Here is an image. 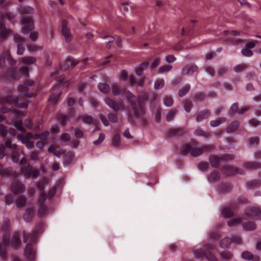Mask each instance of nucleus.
<instances>
[{
	"mask_svg": "<svg viewBox=\"0 0 261 261\" xmlns=\"http://www.w3.org/2000/svg\"><path fill=\"white\" fill-rule=\"evenodd\" d=\"M242 257L245 259L251 260L253 258V255L250 252L244 251L242 253Z\"/></svg>",
	"mask_w": 261,
	"mask_h": 261,
	"instance_id": "nucleus-63",
	"label": "nucleus"
},
{
	"mask_svg": "<svg viewBox=\"0 0 261 261\" xmlns=\"http://www.w3.org/2000/svg\"><path fill=\"white\" fill-rule=\"evenodd\" d=\"M219 191L222 193H226L231 189V186L230 184H223L219 186Z\"/></svg>",
	"mask_w": 261,
	"mask_h": 261,
	"instance_id": "nucleus-51",
	"label": "nucleus"
},
{
	"mask_svg": "<svg viewBox=\"0 0 261 261\" xmlns=\"http://www.w3.org/2000/svg\"><path fill=\"white\" fill-rule=\"evenodd\" d=\"M56 193V187H53L47 192V194H45V197L46 199H50Z\"/></svg>",
	"mask_w": 261,
	"mask_h": 261,
	"instance_id": "nucleus-58",
	"label": "nucleus"
},
{
	"mask_svg": "<svg viewBox=\"0 0 261 261\" xmlns=\"http://www.w3.org/2000/svg\"><path fill=\"white\" fill-rule=\"evenodd\" d=\"M201 147L202 149L203 153L204 152H211L215 148V145H213V144H211V145L204 144V145H202V146H201Z\"/></svg>",
	"mask_w": 261,
	"mask_h": 261,
	"instance_id": "nucleus-56",
	"label": "nucleus"
},
{
	"mask_svg": "<svg viewBox=\"0 0 261 261\" xmlns=\"http://www.w3.org/2000/svg\"><path fill=\"white\" fill-rule=\"evenodd\" d=\"M32 166L30 165L24 166L22 168V171L24 173V175L25 177H29L32 173Z\"/></svg>",
	"mask_w": 261,
	"mask_h": 261,
	"instance_id": "nucleus-38",
	"label": "nucleus"
},
{
	"mask_svg": "<svg viewBox=\"0 0 261 261\" xmlns=\"http://www.w3.org/2000/svg\"><path fill=\"white\" fill-rule=\"evenodd\" d=\"M261 185V181L258 180H252L246 183V186L249 188H255Z\"/></svg>",
	"mask_w": 261,
	"mask_h": 261,
	"instance_id": "nucleus-40",
	"label": "nucleus"
},
{
	"mask_svg": "<svg viewBox=\"0 0 261 261\" xmlns=\"http://www.w3.org/2000/svg\"><path fill=\"white\" fill-rule=\"evenodd\" d=\"M192 146L190 144L187 143L183 145L180 149V153L186 155L190 152L191 154Z\"/></svg>",
	"mask_w": 261,
	"mask_h": 261,
	"instance_id": "nucleus-31",
	"label": "nucleus"
},
{
	"mask_svg": "<svg viewBox=\"0 0 261 261\" xmlns=\"http://www.w3.org/2000/svg\"><path fill=\"white\" fill-rule=\"evenodd\" d=\"M232 240L230 238H224L220 242V245L222 248H227L229 247Z\"/></svg>",
	"mask_w": 261,
	"mask_h": 261,
	"instance_id": "nucleus-37",
	"label": "nucleus"
},
{
	"mask_svg": "<svg viewBox=\"0 0 261 261\" xmlns=\"http://www.w3.org/2000/svg\"><path fill=\"white\" fill-rule=\"evenodd\" d=\"M24 255L30 260H33L35 258V251L33 249V246L32 243L27 244L24 249Z\"/></svg>",
	"mask_w": 261,
	"mask_h": 261,
	"instance_id": "nucleus-12",
	"label": "nucleus"
},
{
	"mask_svg": "<svg viewBox=\"0 0 261 261\" xmlns=\"http://www.w3.org/2000/svg\"><path fill=\"white\" fill-rule=\"evenodd\" d=\"M120 143V136L118 134H115L112 138V145L115 147H118Z\"/></svg>",
	"mask_w": 261,
	"mask_h": 261,
	"instance_id": "nucleus-39",
	"label": "nucleus"
},
{
	"mask_svg": "<svg viewBox=\"0 0 261 261\" xmlns=\"http://www.w3.org/2000/svg\"><path fill=\"white\" fill-rule=\"evenodd\" d=\"M2 30L0 31V43L3 42V40L6 39L9 33L11 32V30L7 29L5 26L1 28Z\"/></svg>",
	"mask_w": 261,
	"mask_h": 261,
	"instance_id": "nucleus-28",
	"label": "nucleus"
},
{
	"mask_svg": "<svg viewBox=\"0 0 261 261\" xmlns=\"http://www.w3.org/2000/svg\"><path fill=\"white\" fill-rule=\"evenodd\" d=\"M226 119L224 117H218L216 119L212 120L210 122L211 126L213 127H216L220 125L221 123H224Z\"/></svg>",
	"mask_w": 261,
	"mask_h": 261,
	"instance_id": "nucleus-27",
	"label": "nucleus"
},
{
	"mask_svg": "<svg viewBox=\"0 0 261 261\" xmlns=\"http://www.w3.org/2000/svg\"><path fill=\"white\" fill-rule=\"evenodd\" d=\"M172 65H164L160 67L159 68L158 73L163 74L165 72L170 71L172 68Z\"/></svg>",
	"mask_w": 261,
	"mask_h": 261,
	"instance_id": "nucleus-41",
	"label": "nucleus"
},
{
	"mask_svg": "<svg viewBox=\"0 0 261 261\" xmlns=\"http://www.w3.org/2000/svg\"><path fill=\"white\" fill-rule=\"evenodd\" d=\"M243 166L250 170H255L261 168V163L246 162L243 164Z\"/></svg>",
	"mask_w": 261,
	"mask_h": 261,
	"instance_id": "nucleus-19",
	"label": "nucleus"
},
{
	"mask_svg": "<svg viewBox=\"0 0 261 261\" xmlns=\"http://www.w3.org/2000/svg\"><path fill=\"white\" fill-rule=\"evenodd\" d=\"M238 169L236 168H234L233 167H226L223 168V171L224 173L227 175H230L234 174V173H238L240 174H243L244 173L243 172H238Z\"/></svg>",
	"mask_w": 261,
	"mask_h": 261,
	"instance_id": "nucleus-26",
	"label": "nucleus"
},
{
	"mask_svg": "<svg viewBox=\"0 0 261 261\" xmlns=\"http://www.w3.org/2000/svg\"><path fill=\"white\" fill-rule=\"evenodd\" d=\"M62 34L64 37L66 42H70L72 40V35L70 29L67 27V21L63 20L62 22Z\"/></svg>",
	"mask_w": 261,
	"mask_h": 261,
	"instance_id": "nucleus-6",
	"label": "nucleus"
},
{
	"mask_svg": "<svg viewBox=\"0 0 261 261\" xmlns=\"http://www.w3.org/2000/svg\"><path fill=\"white\" fill-rule=\"evenodd\" d=\"M23 14H31L34 12V9L30 6H25L21 9Z\"/></svg>",
	"mask_w": 261,
	"mask_h": 261,
	"instance_id": "nucleus-62",
	"label": "nucleus"
},
{
	"mask_svg": "<svg viewBox=\"0 0 261 261\" xmlns=\"http://www.w3.org/2000/svg\"><path fill=\"white\" fill-rule=\"evenodd\" d=\"M220 178L219 173L214 171L207 175V179L210 182H214L218 180Z\"/></svg>",
	"mask_w": 261,
	"mask_h": 261,
	"instance_id": "nucleus-35",
	"label": "nucleus"
},
{
	"mask_svg": "<svg viewBox=\"0 0 261 261\" xmlns=\"http://www.w3.org/2000/svg\"><path fill=\"white\" fill-rule=\"evenodd\" d=\"M247 66L246 64L242 63L235 66L233 68V70L235 72L239 73L247 68Z\"/></svg>",
	"mask_w": 261,
	"mask_h": 261,
	"instance_id": "nucleus-57",
	"label": "nucleus"
},
{
	"mask_svg": "<svg viewBox=\"0 0 261 261\" xmlns=\"http://www.w3.org/2000/svg\"><path fill=\"white\" fill-rule=\"evenodd\" d=\"M105 102L114 111H118L120 109H124V105L122 101H121L120 105L118 102L114 101L113 99L110 97H106L105 99Z\"/></svg>",
	"mask_w": 261,
	"mask_h": 261,
	"instance_id": "nucleus-8",
	"label": "nucleus"
},
{
	"mask_svg": "<svg viewBox=\"0 0 261 261\" xmlns=\"http://www.w3.org/2000/svg\"><path fill=\"white\" fill-rule=\"evenodd\" d=\"M240 123L238 120H235L232 122L227 126L226 131L228 133H232L237 130L240 126Z\"/></svg>",
	"mask_w": 261,
	"mask_h": 261,
	"instance_id": "nucleus-23",
	"label": "nucleus"
},
{
	"mask_svg": "<svg viewBox=\"0 0 261 261\" xmlns=\"http://www.w3.org/2000/svg\"><path fill=\"white\" fill-rule=\"evenodd\" d=\"M244 213L246 216L261 219V209L258 207L248 206L245 210Z\"/></svg>",
	"mask_w": 261,
	"mask_h": 261,
	"instance_id": "nucleus-4",
	"label": "nucleus"
},
{
	"mask_svg": "<svg viewBox=\"0 0 261 261\" xmlns=\"http://www.w3.org/2000/svg\"><path fill=\"white\" fill-rule=\"evenodd\" d=\"M21 23L23 25L22 33L27 34L34 29V25L33 20L30 17H24L21 20Z\"/></svg>",
	"mask_w": 261,
	"mask_h": 261,
	"instance_id": "nucleus-2",
	"label": "nucleus"
},
{
	"mask_svg": "<svg viewBox=\"0 0 261 261\" xmlns=\"http://www.w3.org/2000/svg\"><path fill=\"white\" fill-rule=\"evenodd\" d=\"M161 59L159 57L154 58L151 63L150 68L153 70L157 67L160 64Z\"/></svg>",
	"mask_w": 261,
	"mask_h": 261,
	"instance_id": "nucleus-59",
	"label": "nucleus"
},
{
	"mask_svg": "<svg viewBox=\"0 0 261 261\" xmlns=\"http://www.w3.org/2000/svg\"><path fill=\"white\" fill-rule=\"evenodd\" d=\"M203 153L201 147L192 148L191 150V155L194 157H197Z\"/></svg>",
	"mask_w": 261,
	"mask_h": 261,
	"instance_id": "nucleus-54",
	"label": "nucleus"
},
{
	"mask_svg": "<svg viewBox=\"0 0 261 261\" xmlns=\"http://www.w3.org/2000/svg\"><path fill=\"white\" fill-rule=\"evenodd\" d=\"M21 245V241L18 236V233H15L12 238L11 246L15 249H18Z\"/></svg>",
	"mask_w": 261,
	"mask_h": 261,
	"instance_id": "nucleus-17",
	"label": "nucleus"
},
{
	"mask_svg": "<svg viewBox=\"0 0 261 261\" xmlns=\"http://www.w3.org/2000/svg\"><path fill=\"white\" fill-rule=\"evenodd\" d=\"M177 113V110L175 108L172 109L166 114V119L167 121H171Z\"/></svg>",
	"mask_w": 261,
	"mask_h": 261,
	"instance_id": "nucleus-50",
	"label": "nucleus"
},
{
	"mask_svg": "<svg viewBox=\"0 0 261 261\" xmlns=\"http://www.w3.org/2000/svg\"><path fill=\"white\" fill-rule=\"evenodd\" d=\"M194 134L196 136L204 137H205V138H208L211 136V135H210V134L209 133L204 131L203 130H202L200 128H198L197 129H196L194 131Z\"/></svg>",
	"mask_w": 261,
	"mask_h": 261,
	"instance_id": "nucleus-32",
	"label": "nucleus"
},
{
	"mask_svg": "<svg viewBox=\"0 0 261 261\" xmlns=\"http://www.w3.org/2000/svg\"><path fill=\"white\" fill-rule=\"evenodd\" d=\"M239 107L238 103H233L228 110V114L230 117H233L238 113H239Z\"/></svg>",
	"mask_w": 261,
	"mask_h": 261,
	"instance_id": "nucleus-24",
	"label": "nucleus"
},
{
	"mask_svg": "<svg viewBox=\"0 0 261 261\" xmlns=\"http://www.w3.org/2000/svg\"><path fill=\"white\" fill-rule=\"evenodd\" d=\"M2 103H9L10 105H14L15 106L20 108H25L28 107V103L27 102H19L18 98L17 96L13 95H8L4 97L2 99Z\"/></svg>",
	"mask_w": 261,
	"mask_h": 261,
	"instance_id": "nucleus-1",
	"label": "nucleus"
},
{
	"mask_svg": "<svg viewBox=\"0 0 261 261\" xmlns=\"http://www.w3.org/2000/svg\"><path fill=\"white\" fill-rule=\"evenodd\" d=\"M26 203L27 198L22 195L19 196L15 200L16 206L18 208L24 207Z\"/></svg>",
	"mask_w": 261,
	"mask_h": 261,
	"instance_id": "nucleus-21",
	"label": "nucleus"
},
{
	"mask_svg": "<svg viewBox=\"0 0 261 261\" xmlns=\"http://www.w3.org/2000/svg\"><path fill=\"white\" fill-rule=\"evenodd\" d=\"M193 107V103L192 102L189 100H186L185 101H184V110L187 112H190L191 109Z\"/></svg>",
	"mask_w": 261,
	"mask_h": 261,
	"instance_id": "nucleus-55",
	"label": "nucleus"
},
{
	"mask_svg": "<svg viewBox=\"0 0 261 261\" xmlns=\"http://www.w3.org/2000/svg\"><path fill=\"white\" fill-rule=\"evenodd\" d=\"M243 227L246 230H253L255 229L256 225L253 222H247L243 224Z\"/></svg>",
	"mask_w": 261,
	"mask_h": 261,
	"instance_id": "nucleus-44",
	"label": "nucleus"
},
{
	"mask_svg": "<svg viewBox=\"0 0 261 261\" xmlns=\"http://www.w3.org/2000/svg\"><path fill=\"white\" fill-rule=\"evenodd\" d=\"M208 160L211 166L217 168L222 160L221 156L219 157L216 154H211L209 156Z\"/></svg>",
	"mask_w": 261,
	"mask_h": 261,
	"instance_id": "nucleus-16",
	"label": "nucleus"
},
{
	"mask_svg": "<svg viewBox=\"0 0 261 261\" xmlns=\"http://www.w3.org/2000/svg\"><path fill=\"white\" fill-rule=\"evenodd\" d=\"M10 228V221L8 218H6L3 220V224L1 226V230L4 231V236H6L7 238H9Z\"/></svg>",
	"mask_w": 261,
	"mask_h": 261,
	"instance_id": "nucleus-15",
	"label": "nucleus"
},
{
	"mask_svg": "<svg viewBox=\"0 0 261 261\" xmlns=\"http://www.w3.org/2000/svg\"><path fill=\"white\" fill-rule=\"evenodd\" d=\"M198 69V67L195 64L187 65L182 69L181 73L183 75L193 74L197 71Z\"/></svg>",
	"mask_w": 261,
	"mask_h": 261,
	"instance_id": "nucleus-11",
	"label": "nucleus"
},
{
	"mask_svg": "<svg viewBox=\"0 0 261 261\" xmlns=\"http://www.w3.org/2000/svg\"><path fill=\"white\" fill-rule=\"evenodd\" d=\"M3 145H4L7 152H12L17 150L16 144H13L10 140H7Z\"/></svg>",
	"mask_w": 261,
	"mask_h": 261,
	"instance_id": "nucleus-22",
	"label": "nucleus"
},
{
	"mask_svg": "<svg viewBox=\"0 0 261 261\" xmlns=\"http://www.w3.org/2000/svg\"><path fill=\"white\" fill-rule=\"evenodd\" d=\"M11 190L14 194H18L25 190L24 185L18 180H15L11 184Z\"/></svg>",
	"mask_w": 261,
	"mask_h": 261,
	"instance_id": "nucleus-7",
	"label": "nucleus"
},
{
	"mask_svg": "<svg viewBox=\"0 0 261 261\" xmlns=\"http://www.w3.org/2000/svg\"><path fill=\"white\" fill-rule=\"evenodd\" d=\"M188 130L185 127H177L168 130L167 134L170 137H181L187 134Z\"/></svg>",
	"mask_w": 261,
	"mask_h": 261,
	"instance_id": "nucleus-5",
	"label": "nucleus"
},
{
	"mask_svg": "<svg viewBox=\"0 0 261 261\" xmlns=\"http://www.w3.org/2000/svg\"><path fill=\"white\" fill-rule=\"evenodd\" d=\"M197 167L200 170L204 171L207 169L208 164L206 162H201L197 164Z\"/></svg>",
	"mask_w": 261,
	"mask_h": 261,
	"instance_id": "nucleus-61",
	"label": "nucleus"
},
{
	"mask_svg": "<svg viewBox=\"0 0 261 261\" xmlns=\"http://www.w3.org/2000/svg\"><path fill=\"white\" fill-rule=\"evenodd\" d=\"M61 93L59 92L58 93L53 94L48 98V101L53 104H56L59 100Z\"/></svg>",
	"mask_w": 261,
	"mask_h": 261,
	"instance_id": "nucleus-47",
	"label": "nucleus"
},
{
	"mask_svg": "<svg viewBox=\"0 0 261 261\" xmlns=\"http://www.w3.org/2000/svg\"><path fill=\"white\" fill-rule=\"evenodd\" d=\"M164 85V80L162 79H158L154 82V88L155 90H159L163 88Z\"/></svg>",
	"mask_w": 261,
	"mask_h": 261,
	"instance_id": "nucleus-42",
	"label": "nucleus"
},
{
	"mask_svg": "<svg viewBox=\"0 0 261 261\" xmlns=\"http://www.w3.org/2000/svg\"><path fill=\"white\" fill-rule=\"evenodd\" d=\"M9 238L3 236V242L0 243V256L5 259L7 257V248L9 246Z\"/></svg>",
	"mask_w": 261,
	"mask_h": 261,
	"instance_id": "nucleus-9",
	"label": "nucleus"
},
{
	"mask_svg": "<svg viewBox=\"0 0 261 261\" xmlns=\"http://www.w3.org/2000/svg\"><path fill=\"white\" fill-rule=\"evenodd\" d=\"M191 89V86L189 85H185L181 89H179L178 92V95L179 97H181L186 95Z\"/></svg>",
	"mask_w": 261,
	"mask_h": 261,
	"instance_id": "nucleus-30",
	"label": "nucleus"
},
{
	"mask_svg": "<svg viewBox=\"0 0 261 261\" xmlns=\"http://www.w3.org/2000/svg\"><path fill=\"white\" fill-rule=\"evenodd\" d=\"M39 230L38 229H35L33 230L31 234L29 235L27 234V232L25 230L23 231V242L24 243H27L28 240H30L32 242H35L38 238V232Z\"/></svg>",
	"mask_w": 261,
	"mask_h": 261,
	"instance_id": "nucleus-13",
	"label": "nucleus"
},
{
	"mask_svg": "<svg viewBox=\"0 0 261 261\" xmlns=\"http://www.w3.org/2000/svg\"><path fill=\"white\" fill-rule=\"evenodd\" d=\"M241 218L231 219L227 222V225L230 227L234 226L237 224L241 222Z\"/></svg>",
	"mask_w": 261,
	"mask_h": 261,
	"instance_id": "nucleus-64",
	"label": "nucleus"
},
{
	"mask_svg": "<svg viewBox=\"0 0 261 261\" xmlns=\"http://www.w3.org/2000/svg\"><path fill=\"white\" fill-rule=\"evenodd\" d=\"M222 214L226 218H230L233 216V212L227 207L224 208L222 211Z\"/></svg>",
	"mask_w": 261,
	"mask_h": 261,
	"instance_id": "nucleus-52",
	"label": "nucleus"
},
{
	"mask_svg": "<svg viewBox=\"0 0 261 261\" xmlns=\"http://www.w3.org/2000/svg\"><path fill=\"white\" fill-rule=\"evenodd\" d=\"M7 72L9 78L15 80H18V73L15 70L9 69L7 70Z\"/></svg>",
	"mask_w": 261,
	"mask_h": 261,
	"instance_id": "nucleus-48",
	"label": "nucleus"
},
{
	"mask_svg": "<svg viewBox=\"0 0 261 261\" xmlns=\"http://www.w3.org/2000/svg\"><path fill=\"white\" fill-rule=\"evenodd\" d=\"M18 91L21 93V94L24 96L28 98H32L36 96V94L34 93H28V87L24 84L23 85H20L18 87Z\"/></svg>",
	"mask_w": 261,
	"mask_h": 261,
	"instance_id": "nucleus-18",
	"label": "nucleus"
},
{
	"mask_svg": "<svg viewBox=\"0 0 261 261\" xmlns=\"http://www.w3.org/2000/svg\"><path fill=\"white\" fill-rule=\"evenodd\" d=\"M255 44L254 42H249L246 44L245 48L241 50V53L244 56L251 57L253 55V51L251 49L254 48Z\"/></svg>",
	"mask_w": 261,
	"mask_h": 261,
	"instance_id": "nucleus-10",
	"label": "nucleus"
},
{
	"mask_svg": "<svg viewBox=\"0 0 261 261\" xmlns=\"http://www.w3.org/2000/svg\"><path fill=\"white\" fill-rule=\"evenodd\" d=\"M132 106L134 112V117H137L140 116L141 114H144V110H143V109L140 108V110H139L137 107L136 105Z\"/></svg>",
	"mask_w": 261,
	"mask_h": 261,
	"instance_id": "nucleus-53",
	"label": "nucleus"
},
{
	"mask_svg": "<svg viewBox=\"0 0 261 261\" xmlns=\"http://www.w3.org/2000/svg\"><path fill=\"white\" fill-rule=\"evenodd\" d=\"M98 88L101 92L105 94L107 93L111 90L110 86L108 84L105 83H99L98 85Z\"/></svg>",
	"mask_w": 261,
	"mask_h": 261,
	"instance_id": "nucleus-34",
	"label": "nucleus"
},
{
	"mask_svg": "<svg viewBox=\"0 0 261 261\" xmlns=\"http://www.w3.org/2000/svg\"><path fill=\"white\" fill-rule=\"evenodd\" d=\"M48 151L59 158H60L62 156L60 151L56 150V147L54 145H51L49 146L48 149Z\"/></svg>",
	"mask_w": 261,
	"mask_h": 261,
	"instance_id": "nucleus-46",
	"label": "nucleus"
},
{
	"mask_svg": "<svg viewBox=\"0 0 261 261\" xmlns=\"http://www.w3.org/2000/svg\"><path fill=\"white\" fill-rule=\"evenodd\" d=\"M21 61L25 64L31 65L36 62V59L33 57H24L22 58Z\"/></svg>",
	"mask_w": 261,
	"mask_h": 261,
	"instance_id": "nucleus-43",
	"label": "nucleus"
},
{
	"mask_svg": "<svg viewBox=\"0 0 261 261\" xmlns=\"http://www.w3.org/2000/svg\"><path fill=\"white\" fill-rule=\"evenodd\" d=\"M74 158V154L72 152H68L63 156V164L64 165H67L70 164L73 161Z\"/></svg>",
	"mask_w": 261,
	"mask_h": 261,
	"instance_id": "nucleus-25",
	"label": "nucleus"
},
{
	"mask_svg": "<svg viewBox=\"0 0 261 261\" xmlns=\"http://www.w3.org/2000/svg\"><path fill=\"white\" fill-rule=\"evenodd\" d=\"M173 102L174 100L171 96H166L163 98L164 105L167 107H171L173 105Z\"/></svg>",
	"mask_w": 261,
	"mask_h": 261,
	"instance_id": "nucleus-49",
	"label": "nucleus"
},
{
	"mask_svg": "<svg viewBox=\"0 0 261 261\" xmlns=\"http://www.w3.org/2000/svg\"><path fill=\"white\" fill-rule=\"evenodd\" d=\"M33 216L34 210L30 207L25 211L23 215V218L25 222H29L32 220Z\"/></svg>",
	"mask_w": 261,
	"mask_h": 261,
	"instance_id": "nucleus-20",
	"label": "nucleus"
},
{
	"mask_svg": "<svg viewBox=\"0 0 261 261\" xmlns=\"http://www.w3.org/2000/svg\"><path fill=\"white\" fill-rule=\"evenodd\" d=\"M249 124L253 127H257L261 124V121L256 118H253L248 121Z\"/></svg>",
	"mask_w": 261,
	"mask_h": 261,
	"instance_id": "nucleus-60",
	"label": "nucleus"
},
{
	"mask_svg": "<svg viewBox=\"0 0 261 261\" xmlns=\"http://www.w3.org/2000/svg\"><path fill=\"white\" fill-rule=\"evenodd\" d=\"M78 63L74 59L70 57L67 59L65 62V65L66 67L72 68Z\"/></svg>",
	"mask_w": 261,
	"mask_h": 261,
	"instance_id": "nucleus-36",
	"label": "nucleus"
},
{
	"mask_svg": "<svg viewBox=\"0 0 261 261\" xmlns=\"http://www.w3.org/2000/svg\"><path fill=\"white\" fill-rule=\"evenodd\" d=\"M13 173V170L10 167L5 168L1 163H0V175H10Z\"/></svg>",
	"mask_w": 261,
	"mask_h": 261,
	"instance_id": "nucleus-29",
	"label": "nucleus"
},
{
	"mask_svg": "<svg viewBox=\"0 0 261 261\" xmlns=\"http://www.w3.org/2000/svg\"><path fill=\"white\" fill-rule=\"evenodd\" d=\"M46 200L45 193L43 192L39 196L38 202L39 207L38 210V215L39 216H43L47 213V208L44 201Z\"/></svg>",
	"mask_w": 261,
	"mask_h": 261,
	"instance_id": "nucleus-3",
	"label": "nucleus"
},
{
	"mask_svg": "<svg viewBox=\"0 0 261 261\" xmlns=\"http://www.w3.org/2000/svg\"><path fill=\"white\" fill-rule=\"evenodd\" d=\"M211 114V112L210 110H203L197 113L196 121L198 122H201L204 119H207Z\"/></svg>",
	"mask_w": 261,
	"mask_h": 261,
	"instance_id": "nucleus-14",
	"label": "nucleus"
},
{
	"mask_svg": "<svg viewBox=\"0 0 261 261\" xmlns=\"http://www.w3.org/2000/svg\"><path fill=\"white\" fill-rule=\"evenodd\" d=\"M126 97L129 101L131 106L136 105L137 98L130 91H127L126 93Z\"/></svg>",
	"mask_w": 261,
	"mask_h": 261,
	"instance_id": "nucleus-45",
	"label": "nucleus"
},
{
	"mask_svg": "<svg viewBox=\"0 0 261 261\" xmlns=\"http://www.w3.org/2000/svg\"><path fill=\"white\" fill-rule=\"evenodd\" d=\"M82 120L83 122L88 124H94L95 125H97V123L96 120L93 119V117L90 115H84L83 116H82Z\"/></svg>",
	"mask_w": 261,
	"mask_h": 261,
	"instance_id": "nucleus-33",
	"label": "nucleus"
}]
</instances>
